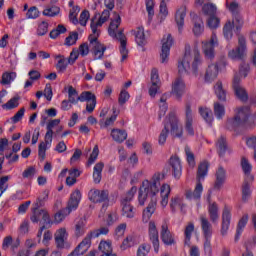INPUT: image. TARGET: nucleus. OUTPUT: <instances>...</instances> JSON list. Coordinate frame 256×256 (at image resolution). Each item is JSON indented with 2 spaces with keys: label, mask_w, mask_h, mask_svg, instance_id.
<instances>
[{
  "label": "nucleus",
  "mask_w": 256,
  "mask_h": 256,
  "mask_svg": "<svg viewBox=\"0 0 256 256\" xmlns=\"http://www.w3.org/2000/svg\"><path fill=\"white\" fill-rule=\"evenodd\" d=\"M165 179V175L161 172H156L153 174L150 180H144L138 190V203L143 206L150 199V202L146 209L143 211V221L147 223L155 213L157 209V201H159L160 194V204L163 209L169 205V195H171V186L167 183L161 185V180Z\"/></svg>",
  "instance_id": "f257e3e1"
},
{
  "label": "nucleus",
  "mask_w": 256,
  "mask_h": 256,
  "mask_svg": "<svg viewBox=\"0 0 256 256\" xmlns=\"http://www.w3.org/2000/svg\"><path fill=\"white\" fill-rule=\"evenodd\" d=\"M119 25H121V16L114 13L108 33L110 37H113V39H117L120 42L121 63H123L129 57V50H127V38L125 37V34L122 31H117Z\"/></svg>",
  "instance_id": "f03ea898"
},
{
  "label": "nucleus",
  "mask_w": 256,
  "mask_h": 256,
  "mask_svg": "<svg viewBox=\"0 0 256 256\" xmlns=\"http://www.w3.org/2000/svg\"><path fill=\"white\" fill-rule=\"evenodd\" d=\"M169 129L174 137H181L183 135V128L179 125V118H177L175 112H171L166 120L164 129L161 131L158 139L159 145H165L167 136L169 135Z\"/></svg>",
  "instance_id": "7ed1b4c3"
},
{
  "label": "nucleus",
  "mask_w": 256,
  "mask_h": 256,
  "mask_svg": "<svg viewBox=\"0 0 256 256\" xmlns=\"http://www.w3.org/2000/svg\"><path fill=\"white\" fill-rule=\"evenodd\" d=\"M79 203H81V192L76 190L71 194L67 207L54 215L53 223L59 224L63 222L67 215H70L72 211H76L79 207Z\"/></svg>",
  "instance_id": "20e7f679"
},
{
  "label": "nucleus",
  "mask_w": 256,
  "mask_h": 256,
  "mask_svg": "<svg viewBox=\"0 0 256 256\" xmlns=\"http://www.w3.org/2000/svg\"><path fill=\"white\" fill-rule=\"evenodd\" d=\"M207 173H209V162L203 161L199 164L196 173V186L193 192V199L198 201L201 199V193H203V181H205Z\"/></svg>",
  "instance_id": "39448f33"
},
{
  "label": "nucleus",
  "mask_w": 256,
  "mask_h": 256,
  "mask_svg": "<svg viewBox=\"0 0 256 256\" xmlns=\"http://www.w3.org/2000/svg\"><path fill=\"white\" fill-rule=\"evenodd\" d=\"M88 199L92 203H103L99 214V217H103L109 207V192L106 190L92 189L88 193Z\"/></svg>",
  "instance_id": "423d86ee"
},
{
  "label": "nucleus",
  "mask_w": 256,
  "mask_h": 256,
  "mask_svg": "<svg viewBox=\"0 0 256 256\" xmlns=\"http://www.w3.org/2000/svg\"><path fill=\"white\" fill-rule=\"evenodd\" d=\"M250 115L251 108L249 106L238 108L237 114L234 118L228 119L227 125H231V127H249Z\"/></svg>",
  "instance_id": "0eeeda50"
},
{
  "label": "nucleus",
  "mask_w": 256,
  "mask_h": 256,
  "mask_svg": "<svg viewBox=\"0 0 256 256\" xmlns=\"http://www.w3.org/2000/svg\"><path fill=\"white\" fill-rule=\"evenodd\" d=\"M193 69V50L191 45L185 46L184 56L178 61V73L179 75L185 77L189 75Z\"/></svg>",
  "instance_id": "6e6552de"
},
{
  "label": "nucleus",
  "mask_w": 256,
  "mask_h": 256,
  "mask_svg": "<svg viewBox=\"0 0 256 256\" xmlns=\"http://www.w3.org/2000/svg\"><path fill=\"white\" fill-rule=\"evenodd\" d=\"M247 51V40L245 36H238V46L236 49H232L228 52V57L233 61H241L245 59V53Z\"/></svg>",
  "instance_id": "1a4fd4ad"
},
{
  "label": "nucleus",
  "mask_w": 256,
  "mask_h": 256,
  "mask_svg": "<svg viewBox=\"0 0 256 256\" xmlns=\"http://www.w3.org/2000/svg\"><path fill=\"white\" fill-rule=\"evenodd\" d=\"M69 237V233H67V229L60 228L54 234V239L56 243V247L58 249H71V244L67 241Z\"/></svg>",
  "instance_id": "9d476101"
},
{
  "label": "nucleus",
  "mask_w": 256,
  "mask_h": 256,
  "mask_svg": "<svg viewBox=\"0 0 256 256\" xmlns=\"http://www.w3.org/2000/svg\"><path fill=\"white\" fill-rule=\"evenodd\" d=\"M98 15L99 14H96L94 18H92L90 24L92 33L93 35H95V37H98L99 35L98 27H103V24L106 23V21H108L109 17L111 16V12L109 10H104L102 14L99 16V19L97 20Z\"/></svg>",
  "instance_id": "9b49d317"
},
{
  "label": "nucleus",
  "mask_w": 256,
  "mask_h": 256,
  "mask_svg": "<svg viewBox=\"0 0 256 256\" xmlns=\"http://www.w3.org/2000/svg\"><path fill=\"white\" fill-rule=\"evenodd\" d=\"M233 89L236 97L240 99L243 103H247L249 101V95L247 94V90L241 86V77H239V74H236L234 76L233 80Z\"/></svg>",
  "instance_id": "f8f14e48"
},
{
  "label": "nucleus",
  "mask_w": 256,
  "mask_h": 256,
  "mask_svg": "<svg viewBox=\"0 0 256 256\" xmlns=\"http://www.w3.org/2000/svg\"><path fill=\"white\" fill-rule=\"evenodd\" d=\"M148 237L154 247L155 253H159V231L154 221H150L148 224Z\"/></svg>",
  "instance_id": "ddd939ff"
},
{
  "label": "nucleus",
  "mask_w": 256,
  "mask_h": 256,
  "mask_svg": "<svg viewBox=\"0 0 256 256\" xmlns=\"http://www.w3.org/2000/svg\"><path fill=\"white\" fill-rule=\"evenodd\" d=\"M217 45H219L217 34L213 32L210 41L203 45L204 55L207 59H213V57H215V47H217Z\"/></svg>",
  "instance_id": "4468645a"
},
{
  "label": "nucleus",
  "mask_w": 256,
  "mask_h": 256,
  "mask_svg": "<svg viewBox=\"0 0 256 256\" xmlns=\"http://www.w3.org/2000/svg\"><path fill=\"white\" fill-rule=\"evenodd\" d=\"M187 91V85L185 84V81H183V78H176L172 82V90L171 93L176 97V99H181L183 95H185V92Z\"/></svg>",
  "instance_id": "2eb2a0df"
},
{
  "label": "nucleus",
  "mask_w": 256,
  "mask_h": 256,
  "mask_svg": "<svg viewBox=\"0 0 256 256\" xmlns=\"http://www.w3.org/2000/svg\"><path fill=\"white\" fill-rule=\"evenodd\" d=\"M170 209L172 213H177L180 211L181 213H187V203L181 198V196H174L170 200Z\"/></svg>",
  "instance_id": "dca6fc26"
},
{
  "label": "nucleus",
  "mask_w": 256,
  "mask_h": 256,
  "mask_svg": "<svg viewBox=\"0 0 256 256\" xmlns=\"http://www.w3.org/2000/svg\"><path fill=\"white\" fill-rule=\"evenodd\" d=\"M169 165L172 169L175 179H181L183 173V166L181 165V159L177 155H172L169 160Z\"/></svg>",
  "instance_id": "f3484780"
},
{
  "label": "nucleus",
  "mask_w": 256,
  "mask_h": 256,
  "mask_svg": "<svg viewBox=\"0 0 256 256\" xmlns=\"http://www.w3.org/2000/svg\"><path fill=\"white\" fill-rule=\"evenodd\" d=\"M185 129L190 135H193V104L191 102L185 107Z\"/></svg>",
  "instance_id": "a211bd4d"
},
{
  "label": "nucleus",
  "mask_w": 256,
  "mask_h": 256,
  "mask_svg": "<svg viewBox=\"0 0 256 256\" xmlns=\"http://www.w3.org/2000/svg\"><path fill=\"white\" fill-rule=\"evenodd\" d=\"M90 45L93 49V55H94V61H97L99 59H103V55H105V45L98 42L97 38L90 40Z\"/></svg>",
  "instance_id": "6ab92c4d"
},
{
  "label": "nucleus",
  "mask_w": 256,
  "mask_h": 256,
  "mask_svg": "<svg viewBox=\"0 0 256 256\" xmlns=\"http://www.w3.org/2000/svg\"><path fill=\"white\" fill-rule=\"evenodd\" d=\"M193 237V223L186 226L184 230V247L189 249L190 256H193V242L191 241Z\"/></svg>",
  "instance_id": "aec40b11"
},
{
  "label": "nucleus",
  "mask_w": 256,
  "mask_h": 256,
  "mask_svg": "<svg viewBox=\"0 0 256 256\" xmlns=\"http://www.w3.org/2000/svg\"><path fill=\"white\" fill-rule=\"evenodd\" d=\"M160 237L164 245H175V237L171 231H169L167 224L162 225Z\"/></svg>",
  "instance_id": "412c9836"
},
{
  "label": "nucleus",
  "mask_w": 256,
  "mask_h": 256,
  "mask_svg": "<svg viewBox=\"0 0 256 256\" xmlns=\"http://www.w3.org/2000/svg\"><path fill=\"white\" fill-rule=\"evenodd\" d=\"M229 225H231V210L225 207L222 213L221 235H227V231H229Z\"/></svg>",
  "instance_id": "4be33fe9"
},
{
  "label": "nucleus",
  "mask_w": 256,
  "mask_h": 256,
  "mask_svg": "<svg viewBox=\"0 0 256 256\" xmlns=\"http://www.w3.org/2000/svg\"><path fill=\"white\" fill-rule=\"evenodd\" d=\"M200 221L204 239H211L213 235V225H211V222H209L205 216H201Z\"/></svg>",
  "instance_id": "5701e85b"
},
{
  "label": "nucleus",
  "mask_w": 256,
  "mask_h": 256,
  "mask_svg": "<svg viewBox=\"0 0 256 256\" xmlns=\"http://www.w3.org/2000/svg\"><path fill=\"white\" fill-rule=\"evenodd\" d=\"M253 185V177L244 180L242 184V201L247 203L251 197V186Z\"/></svg>",
  "instance_id": "b1692460"
},
{
  "label": "nucleus",
  "mask_w": 256,
  "mask_h": 256,
  "mask_svg": "<svg viewBox=\"0 0 256 256\" xmlns=\"http://www.w3.org/2000/svg\"><path fill=\"white\" fill-rule=\"evenodd\" d=\"M187 15V9L180 7L175 15V21L178 27V32L183 33V26L185 25V16Z\"/></svg>",
  "instance_id": "393cba45"
},
{
  "label": "nucleus",
  "mask_w": 256,
  "mask_h": 256,
  "mask_svg": "<svg viewBox=\"0 0 256 256\" xmlns=\"http://www.w3.org/2000/svg\"><path fill=\"white\" fill-rule=\"evenodd\" d=\"M205 33V23L199 16H194L193 35L194 37H201Z\"/></svg>",
  "instance_id": "a878e982"
},
{
  "label": "nucleus",
  "mask_w": 256,
  "mask_h": 256,
  "mask_svg": "<svg viewBox=\"0 0 256 256\" xmlns=\"http://www.w3.org/2000/svg\"><path fill=\"white\" fill-rule=\"evenodd\" d=\"M95 239L91 232L88 233L85 238L77 245L76 249L82 254L85 255L87 251H89V248L91 247V240Z\"/></svg>",
  "instance_id": "bb28decb"
},
{
  "label": "nucleus",
  "mask_w": 256,
  "mask_h": 256,
  "mask_svg": "<svg viewBox=\"0 0 256 256\" xmlns=\"http://www.w3.org/2000/svg\"><path fill=\"white\" fill-rule=\"evenodd\" d=\"M203 69V57L199 53V50L194 49V59H193V73L194 75H199Z\"/></svg>",
  "instance_id": "cd10ccee"
},
{
  "label": "nucleus",
  "mask_w": 256,
  "mask_h": 256,
  "mask_svg": "<svg viewBox=\"0 0 256 256\" xmlns=\"http://www.w3.org/2000/svg\"><path fill=\"white\" fill-rule=\"evenodd\" d=\"M217 75H219V66L217 64H211L206 70L205 81L207 83H212V81L217 79Z\"/></svg>",
  "instance_id": "c85d7f7f"
},
{
  "label": "nucleus",
  "mask_w": 256,
  "mask_h": 256,
  "mask_svg": "<svg viewBox=\"0 0 256 256\" xmlns=\"http://www.w3.org/2000/svg\"><path fill=\"white\" fill-rule=\"evenodd\" d=\"M208 215L210 218V221L214 223V225H217L219 221V206H217V203H210L208 206Z\"/></svg>",
  "instance_id": "c756f323"
},
{
  "label": "nucleus",
  "mask_w": 256,
  "mask_h": 256,
  "mask_svg": "<svg viewBox=\"0 0 256 256\" xmlns=\"http://www.w3.org/2000/svg\"><path fill=\"white\" fill-rule=\"evenodd\" d=\"M135 41L139 47L147 45V36L145 35V28L138 27L135 31Z\"/></svg>",
  "instance_id": "7c9ffc66"
},
{
  "label": "nucleus",
  "mask_w": 256,
  "mask_h": 256,
  "mask_svg": "<svg viewBox=\"0 0 256 256\" xmlns=\"http://www.w3.org/2000/svg\"><path fill=\"white\" fill-rule=\"evenodd\" d=\"M249 221V214H244L242 218L239 220L236 230V235L234 238V241H239V237H241V234L243 233V229H245V225H247Z\"/></svg>",
  "instance_id": "2f4dec72"
},
{
  "label": "nucleus",
  "mask_w": 256,
  "mask_h": 256,
  "mask_svg": "<svg viewBox=\"0 0 256 256\" xmlns=\"http://www.w3.org/2000/svg\"><path fill=\"white\" fill-rule=\"evenodd\" d=\"M225 174H226L225 169L222 166H220L216 171V181L214 184V187L216 189H221V187H223V184L225 183V179H226Z\"/></svg>",
  "instance_id": "473e14b6"
},
{
  "label": "nucleus",
  "mask_w": 256,
  "mask_h": 256,
  "mask_svg": "<svg viewBox=\"0 0 256 256\" xmlns=\"http://www.w3.org/2000/svg\"><path fill=\"white\" fill-rule=\"evenodd\" d=\"M169 17V8L167 7V1L160 0L159 13H158V21L163 23L165 19Z\"/></svg>",
  "instance_id": "72a5a7b5"
},
{
  "label": "nucleus",
  "mask_w": 256,
  "mask_h": 256,
  "mask_svg": "<svg viewBox=\"0 0 256 256\" xmlns=\"http://www.w3.org/2000/svg\"><path fill=\"white\" fill-rule=\"evenodd\" d=\"M214 93L219 101H227V92L223 89V83L221 81L215 84Z\"/></svg>",
  "instance_id": "f704fd0d"
},
{
  "label": "nucleus",
  "mask_w": 256,
  "mask_h": 256,
  "mask_svg": "<svg viewBox=\"0 0 256 256\" xmlns=\"http://www.w3.org/2000/svg\"><path fill=\"white\" fill-rule=\"evenodd\" d=\"M110 135L116 143H123L127 139V132L121 129H113Z\"/></svg>",
  "instance_id": "c9c22d12"
},
{
  "label": "nucleus",
  "mask_w": 256,
  "mask_h": 256,
  "mask_svg": "<svg viewBox=\"0 0 256 256\" xmlns=\"http://www.w3.org/2000/svg\"><path fill=\"white\" fill-rule=\"evenodd\" d=\"M216 149L219 157H225V153H227V139L224 136L218 138L216 142Z\"/></svg>",
  "instance_id": "e433bc0d"
},
{
  "label": "nucleus",
  "mask_w": 256,
  "mask_h": 256,
  "mask_svg": "<svg viewBox=\"0 0 256 256\" xmlns=\"http://www.w3.org/2000/svg\"><path fill=\"white\" fill-rule=\"evenodd\" d=\"M9 247H11V249H17L19 247V240H16V242H13V237L6 236L2 242V249L4 251H7Z\"/></svg>",
  "instance_id": "4c0bfd02"
},
{
  "label": "nucleus",
  "mask_w": 256,
  "mask_h": 256,
  "mask_svg": "<svg viewBox=\"0 0 256 256\" xmlns=\"http://www.w3.org/2000/svg\"><path fill=\"white\" fill-rule=\"evenodd\" d=\"M122 215L127 219H133L135 217V208L131 204L121 203Z\"/></svg>",
  "instance_id": "58836bf2"
},
{
  "label": "nucleus",
  "mask_w": 256,
  "mask_h": 256,
  "mask_svg": "<svg viewBox=\"0 0 256 256\" xmlns=\"http://www.w3.org/2000/svg\"><path fill=\"white\" fill-rule=\"evenodd\" d=\"M226 7L232 14V17L236 15H241V5H239V3H237L236 1L229 3V0H226Z\"/></svg>",
  "instance_id": "ea45409f"
},
{
  "label": "nucleus",
  "mask_w": 256,
  "mask_h": 256,
  "mask_svg": "<svg viewBox=\"0 0 256 256\" xmlns=\"http://www.w3.org/2000/svg\"><path fill=\"white\" fill-rule=\"evenodd\" d=\"M103 167H105V164L102 162L97 163L94 166V171H93V180L94 183H101V173H103Z\"/></svg>",
  "instance_id": "a19ab883"
},
{
  "label": "nucleus",
  "mask_w": 256,
  "mask_h": 256,
  "mask_svg": "<svg viewBox=\"0 0 256 256\" xmlns=\"http://www.w3.org/2000/svg\"><path fill=\"white\" fill-rule=\"evenodd\" d=\"M68 101L72 105H77L79 103V92L73 86H68Z\"/></svg>",
  "instance_id": "79ce46f5"
},
{
  "label": "nucleus",
  "mask_w": 256,
  "mask_h": 256,
  "mask_svg": "<svg viewBox=\"0 0 256 256\" xmlns=\"http://www.w3.org/2000/svg\"><path fill=\"white\" fill-rule=\"evenodd\" d=\"M55 59L58 60L56 63V69L61 72L66 71L67 65H69V61L67 60V58L62 55H57Z\"/></svg>",
  "instance_id": "37998d69"
},
{
  "label": "nucleus",
  "mask_w": 256,
  "mask_h": 256,
  "mask_svg": "<svg viewBox=\"0 0 256 256\" xmlns=\"http://www.w3.org/2000/svg\"><path fill=\"white\" fill-rule=\"evenodd\" d=\"M15 79H17V73H15V72H5L2 75L1 84L2 85H11V83H13V81H15Z\"/></svg>",
  "instance_id": "c03bdc74"
},
{
  "label": "nucleus",
  "mask_w": 256,
  "mask_h": 256,
  "mask_svg": "<svg viewBox=\"0 0 256 256\" xmlns=\"http://www.w3.org/2000/svg\"><path fill=\"white\" fill-rule=\"evenodd\" d=\"M199 113L201 117H203V119L206 121V123H209V125L213 123V112L211 110H209L208 108L200 107Z\"/></svg>",
  "instance_id": "a18cd8bd"
},
{
  "label": "nucleus",
  "mask_w": 256,
  "mask_h": 256,
  "mask_svg": "<svg viewBox=\"0 0 256 256\" xmlns=\"http://www.w3.org/2000/svg\"><path fill=\"white\" fill-rule=\"evenodd\" d=\"M167 95H162L160 98V102H159V119H161V117H165V113H167Z\"/></svg>",
  "instance_id": "49530a36"
},
{
  "label": "nucleus",
  "mask_w": 256,
  "mask_h": 256,
  "mask_svg": "<svg viewBox=\"0 0 256 256\" xmlns=\"http://www.w3.org/2000/svg\"><path fill=\"white\" fill-rule=\"evenodd\" d=\"M49 199V191L48 190H44L40 196L37 198L36 202H34V207H36V209H39V207H43V205H45V201H47Z\"/></svg>",
  "instance_id": "de8ad7c7"
},
{
  "label": "nucleus",
  "mask_w": 256,
  "mask_h": 256,
  "mask_svg": "<svg viewBox=\"0 0 256 256\" xmlns=\"http://www.w3.org/2000/svg\"><path fill=\"white\" fill-rule=\"evenodd\" d=\"M95 99H97V97L90 91H84L78 97V101H80V103H89Z\"/></svg>",
  "instance_id": "09e8293b"
},
{
  "label": "nucleus",
  "mask_w": 256,
  "mask_h": 256,
  "mask_svg": "<svg viewBox=\"0 0 256 256\" xmlns=\"http://www.w3.org/2000/svg\"><path fill=\"white\" fill-rule=\"evenodd\" d=\"M59 13H61V8H59V6H51L43 10V15L45 17H57Z\"/></svg>",
  "instance_id": "8fccbe9b"
},
{
  "label": "nucleus",
  "mask_w": 256,
  "mask_h": 256,
  "mask_svg": "<svg viewBox=\"0 0 256 256\" xmlns=\"http://www.w3.org/2000/svg\"><path fill=\"white\" fill-rule=\"evenodd\" d=\"M79 11H81V8L79 6H73L69 13V20L73 25H79V19H77V15H79Z\"/></svg>",
  "instance_id": "3c124183"
},
{
  "label": "nucleus",
  "mask_w": 256,
  "mask_h": 256,
  "mask_svg": "<svg viewBox=\"0 0 256 256\" xmlns=\"http://www.w3.org/2000/svg\"><path fill=\"white\" fill-rule=\"evenodd\" d=\"M85 231H87V227L85 226V220L78 221L75 226L76 237H83V235H85Z\"/></svg>",
  "instance_id": "603ef678"
},
{
  "label": "nucleus",
  "mask_w": 256,
  "mask_h": 256,
  "mask_svg": "<svg viewBox=\"0 0 256 256\" xmlns=\"http://www.w3.org/2000/svg\"><path fill=\"white\" fill-rule=\"evenodd\" d=\"M202 11L204 15H209L210 17H214L215 13H217V6L213 3L205 4L202 7Z\"/></svg>",
  "instance_id": "864d4df0"
},
{
  "label": "nucleus",
  "mask_w": 256,
  "mask_h": 256,
  "mask_svg": "<svg viewBox=\"0 0 256 256\" xmlns=\"http://www.w3.org/2000/svg\"><path fill=\"white\" fill-rule=\"evenodd\" d=\"M233 23H231V21L226 22V24L224 25L223 28V34L225 39H227L228 41L233 39Z\"/></svg>",
  "instance_id": "5fc2aeb1"
},
{
  "label": "nucleus",
  "mask_w": 256,
  "mask_h": 256,
  "mask_svg": "<svg viewBox=\"0 0 256 256\" xmlns=\"http://www.w3.org/2000/svg\"><path fill=\"white\" fill-rule=\"evenodd\" d=\"M171 47H173V36L165 34L162 38V49L171 51Z\"/></svg>",
  "instance_id": "6e6d98bb"
},
{
  "label": "nucleus",
  "mask_w": 256,
  "mask_h": 256,
  "mask_svg": "<svg viewBox=\"0 0 256 256\" xmlns=\"http://www.w3.org/2000/svg\"><path fill=\"white\" fill-rule=\"evenodd\" d=\"M214 114L217 119H223L225 117V106L219 102L214 103Z\"/></svg>",
  "instance_id": "4d7b16f0"
},
{
  "label": "nucleus",
  "mask_w": 256,
  "mask_h": 256,
  "mask_svg": "<svg viewBox=\"0 0 256 256\" xmlns=\"http://www.w3.org/2000/svg\"><path fill=\"white\" fill-rule=\"evenodd\" d=\"M135 193H137V187L133 186L122 198L121 203L131 204V201H133V198L135 197Z\"/></svg>",
  "instance_id": "13d9d810"
},
{
  "label": "nucleus",
  "mask_w": 256,
  "mask_h": 256,
  "mask_svg": "<svg viewBox=\"0 0 256 256\" xmlns=\"http://www.w3.org/2000/svg\"><path fill=\"white\" fill-rule=\"evenodd\" d=\"M146 11L148 13V21H152L155 16V2L153 0L146 1Z\"/></svg>",
  "instance_id": "bf43d9fd"
},
{
  "label": "nucleus",
  "mask_w": 256,
  "mask_h": 256,
  "mask_svg": "<svg viewBox=\"0 0 256 256\" xmlns=\"http://www.w3.org/2000/svg\"><path fill=\"white\" fill-rule=\"evenodd\" d=\"M135 236L133 235H129L127 236L121 245V249H123V251H125L126 249H129L130 247H133L135 245Z\"/></svg>",
  "instance_id": "052dcab7"
},
{
  "label": "nucleus",
  "mask_w": 256,
  "mask_h": 256,
  "mask_svg": "<svg viewBox=\"0 0 256 256\" xmlns=\"http://www.w3.org/2000/svg\"><path fill=\"white\" fill-rule=\"evenodd\" d=\"M129 99H131V94H129V92L127 90L121 89L119 97H118L119 105H125V103H127V101H129Z\"/></svg>",
  "instance_id": "680f3d73"
},
{
  "label": "nucleus",
  "mask_w": 256,
  "mask_h": 256,
  "mask_svg": "<svg viewBox=\"0 0 256 256\" xmlns=\"http://www.w3.org/2000/svg\"><path fill=\"white\" fill-rule=\"evenodd\" d=\"M99 251H101L102 254L109 253L113 251V247L111 246L110 241L102 240L98 246Z\"/></svg>",
  "instance_id": "e2e57ef3"
},
{
  "label": "nucleus",
  "mask_w": 256,
  "mask_h": 256,
  "mask_svg": "<svg viewBox=\"0 0 256 256\" xmlns=\"http://www.w3.org/2000/svg\"><path fill=\"white\" fill-rule=\"evenodd\" d=\"M9 179H11V176H3L0 178V197H2L3 193L9 189V184H7Z\"/></svg>",
  "instance_id": "0e129e2a"
},
{
  "label": "nucleus",
  "mask_w": 256,
  "mask_h": 256,
  "mask_svg": "<svg viewBox=\"0 0 256 256\" xmlns=\"http://www.w3.org/2000/svg\"><path fill=\"white\" fill-rule=\"evenodd\" d=\"M67 28H65L63 25H58L56 29L52 30L50 32L51 39H57L62 33H66Z\"/></svg>",
  "instance_id": "69168bd1"
},
{
  "label": "nucleus",
  "mask_w": 256,
  "mask_h": 256,
  "mask_svg": "<svg viewBox=\"0 0 256 256\" xmlns=\"http://www.w3.org/2000/svg\"><path fill=\"white\" fill-rule=\"evenodd\" d=\"M151 251V246L147 244H141L137 249V256H147Z\"/></svg>",
  "instance_id": "338daca9"
},
{
  "label": "nucleus",
  "mask_w": 256,
  "mask_h": 256,
  "mask_svg": "<svg viewBox=\"0 0 256 256\" xmlns=\"http://www.w3.org/2000/svg\"><path fill=\"white\" fill-rule=\"evenodd\" d=\"M39 15V9L35 6L30 7L26 13L27 19H37Z\"/></svg>",
  "instance_id": "774afa93"
}]
</instances>
